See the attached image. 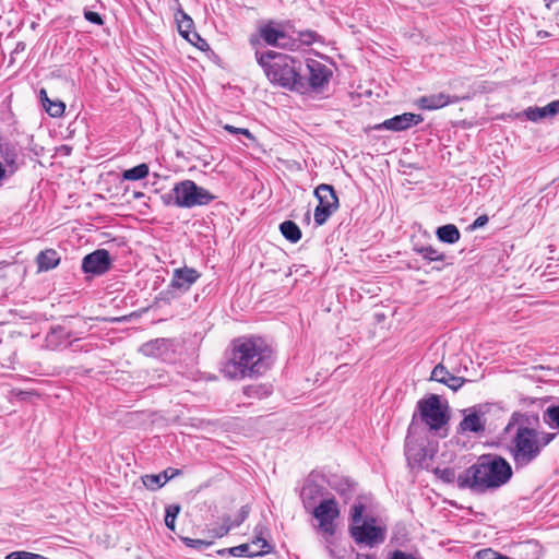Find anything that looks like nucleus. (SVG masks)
<instances>
[{"label":"nucleus","instance_id":"obj_1","mask_svg":"<svg viewBox=\"0 0 559 559\" xmlns=\"http://www.w3.org/2000/svg\"><path fill=\"white\" fill-rule=\"evenodd\" d=\"M272 365V350L261 337H239L233 341L221 371L231 380L255 378Z\"/></svg>","mask_w":559,"mask_h":559},{"label":"nucleus","instance_id":"obj_2","mask_svg":"<svg viewBox=\"0 0 559 559\" xmlns=\"http://www.w3.org/2000/svg\"><path fill=\"white\" fill-rule=\"evenodd\" d=\"M511 476L512 468L507 460L499 455H483L457 476L456 483L462 489L484 493L507 484Z\"/></svg>","mask_w":559,"mask_h":559},{"label":"nucleus","instance_id":"obj_3","mask_svg":"<svg viewBox=\"0 0 559 559\" xmlns=\"http://www.w3.org/2000/svg\"><path fill=\"white\" fill-rule=\"evenodd\" d=\"M255 58L271 83L289 91L306 93V81L300 73L299 60L273 50L255 52Z\"/></svg>","mask_w":559,"mask_h":559},{"label":"nucleus","instance_id":"obj_4","mask_svg":"<svg viewBox=\"0 0 559 559\" xmlns=\"http://www.w3.org/2000/svg\"><path fill=\"white\" fill-rule=\"evenodd\" d=\"M556 435L538 431L530 427H519L511 440L510 454L516 469L524 468L533 463L548 445Z\"/></svg>","mask_w":559,"mask_h":559},{"label":"nucleus","instance_id":"obj_5","mask_svg":"<svg viewBox=\"0 0 559 559\" xmlns=\"http://www.w3.org/2000/svg\"><path fill=\"white\" fill-rule=\"evenodd\" d=\"M163 199L166 204L191 209L207 205L215 199V195L203 187L198 186L193 180L187 179L177 182Z\"/></svg>","mask_w":559,"mask_h":559},{"label":"nucleus","instance_id":"obj_6","mask_svg":"<svg viewBox=\"0 0 559 559\" xmlns=\"http://www.w3.org/2000/svg\"><path fill=\"white\" fill-rule=\"evenodd\" d=\"M309 512H311L313 518L317 520L318 525L316 528L322 535L323 542L325 543V547L330 556L333 557L334 551L331 548V545L336 531L334 521L340 515L337 502L334 498L322 499L318 506L311 509Z\"/></svg>","mask_w":559,"mask_h":559},{"label":"nucleus","instance_id":"obj_7","mask_svg":"<svg viewBox=\"0 0 559 559\" xmlns=\"http://www.w3.org/2000/svg\"><path fill=\"white\" fill-rule=\"evenodd\" d=\"M364 510L361 503L352 507L350 534L357 543L372 545L379 538L381 530L362 519Z\"/></svg>","mask_w":559,"mask_h":559},{"label":"nucleus","instance_id":"obj_8","mask_svg":"<svg viewBox=\"0 0 559 559\" xmlns=\"http://www.w3.org/2000/svg\"><path fill=\"white\" fill-rule=\"evenodd\" d=\"M420 419L432 430H438L448 423L447 409L442 407L438 395L431 394L418 402Z\"/></svg>","mask_w":559,"mask_h":559},{"label":"nucleus","instance_id":"obj_9","mask_svg":"<svg viewBox=\"0 0 559 559\" xmlns=\"http://www.w3.org/2000/svg\"><path fill=\"white\" fill-rule=\"evenodd\" d=\"M261 38L270 46L287 50H298V43L289 35L281 24L267 22L259 28Z\"/></svg>","mask_w":559,"mask_h":559},{"label":"nucleus","instance_id":"obj_10","mask_svg":"<svg viewBox=\"0 0 559 559\" xmlns=\"http://www.w3.org/2000/svg\"><path fill=\"white\" fill-rule=\"evenodd\" d=\"M306 66L308 71V78L305 79L306 93L309 91H322L332 76L331 68L316 59H308Z\"/></svg>","mask_w":559,"mask_h":559},{"label":"nucleus","instance_id":"obj_11","mask_svg":"<svg viewBox=\"0 0 559 559\" xmlns=\"http://www.w3.org/2000/svg\"><path fill=\"white\" fill-rule=\"evenodd\" d=\"M176 23L180 35L187 39L191 45L195 46L201 50H205L209 45L193 29V21L182 10H179L176 14Z\"/></svg>","mask_w":559,"mask_h":559},{"label":"nucleus","instance_id":"obj_12","mask_svg":"<svg viewBox=\"0 0 559 559\" xmlns=\"http://www.w3.org/2000/svg\"><path fill=\"white\" fill-rule=\"evenodd\" d=\"M111 265L110 257L107 250L98 249L84 257L82 270L85 273L102 275L106 273Z\"/></svg>","mask_w":559,"mask_h":559},{"label":"nucleus","instance_id":"obj_13","mask_svg":"<svg viewBox=\"0 0 559 559\" xmlns=\"http://www.w3.org/2000/svg\"><path fill=\"white\" fill-rule=\"evenodd\" d=\"M464 417L459 425L461 432L481 433L485 431L486 421L483 418L481 406H473L463 411Z\"/></svg>","mask_w":559,"mask_h":559},{"label":"nucleus","instance_id":"obj_14","mask_svg":"<svg viewBox=\"0 0 559 559\" xmlns=\"http://www.w3.org/2000/svg\"><path fill=\"white\" fill-rule=\"evenodd\" d=\"M325 488L311 479H308L304 485L300 497L302 500L304 508L307 511L316 508L319 500L323 498Z\"/></svg>","mask_w":559,"mask_h":559},{"label":"nucleus","instance_id":"obj_15","mask_svg":"<svg viewBox=\"0 0 559 559\" xmlns=\"http://www.w3.org/2000/svg\"><path fill=\"white\" fill-rule=\"evenodd\" d=\"M200 273L192 267L185 266L175 269L170 286L186 292L198 281Z\"/></svg>","mask_w":559,"mask_h":559},{"label":"nucleus","instance_id":"obj_16","mask_svg":"<svg viewBox=\"0 0 559 559\" xmlns=\"http://www.w3.org/2000/svg\"><path fill=\"white\" fill-rule=\"evenodd\" d=\"M17 157L19 150L16 145L9 142H3L0 139V162L7 168L9 175H12L17 170Z\"/></svg>","mask_w":559,"mask_h":559},{"label":"nucleus","instance_id":"obj_17","mask_svg":"<svg viewBox=\"0 0 559 559\" xmlns=\"http://www.w3.org/2000/svg\"><path fill=\"white\" fill-rule=\"evenodd\" d=\"M423 117L413 112H404L393 118L386 119V130L404 131L423 121Z\"/></svg>","mask_w":559,"mask_h":559},{"label":"nucleus","instance_id":"obj_18","mask_svg":"<svg viewBox=\"0 0 559 559\" xmlns=\"http://www.w3.org/2000/svg\"><path fill=\"white\" fill-rule=\"evenodd\" d=\"M456 102L445 93H437L431 95L421 96L417 100V105L421 109L436 110L445 107L447 105Z\"/></svg>","mask_w":559,"mask_h":559},{"label":"nucleus","instance_id":"obj_19","mask_svg":"<svg viewBox=\"0 0 559 559\" xmlns=\"http://www.w3.org/2000/svg\"><path fill=\"white\" fill-rule=\"evenodd\" d=\"M319 204L330 207L334 211L338 209V199L334 188L326 183L319 185L314 190Z\"/></svg>","mask_w":559,"mask_h":559},{"label":"nucleus","instance_id":"obj_20","mask_svg":"<svg viewBox=\"0 0 559 559\" xmlns=\"http://www.w3.org/2000/svg\"><path fill=\"white\" fill-rule=\"evenodd\" d=\"M38 272H47L60 263V255L55 249L40 251L36 257Z\"/></svg>","mask_w":559,"mask_h":559},{"label":"nucleus","instance_id":"obj_21","mask_svg":"<svg viewBox=\"0 0 559 559\" xmlns=\"http://www.w3.org/2000/svg\"><path fill=\"white\" fill-rule=\"evenodd\" d=\"M170 346V341L166 338H156L143 344L140 348L145 356L163 357Z\"/></svg>","mask_w":559,"mask_h":559},{"label":"nucleus","instance_id":"obj_22","mask_svg":"<svg viewBox=\"0 0 559 559\" xmlns=\"http://www.w3.org/2000/svg\"><path fill=\"white\" fill-rule=\"evenodd\" d=\"M69 333L61 326L52 328L46 336V346L50 349H56L59 346L69 343Z\"/></svg>","mask_w":559,"mask_h":559},{"label":"nucleus","instance_id":"obj_23","mask_svg":"<svg viewBox=\"0 0 559 559\" xmlns=\"http://www.w3.org/2000/svg\"><path fill=\"white\" fill-rule=\"evenodd\" d=\"M248 546L250 547V556H262L264 554H267L271 549L270 544L266 542V539L263 537V528L257 527L255 528V537L252 539L251 543H248Z\"/></svg>","mask_w":559,"mask_h":559},{"label":"nucleus","instance_id":"obj_24","mask_svg":"<svg viewBox=\"0 0 559 559\" xmlns=\"http://www.w3.org/2000/svg\"><path fill=\"white\" fill-rule=\"evenodd\" d=\"M437 237L440 241L445 243H454L460 239V230L453 224H448L439 227L436 231Z\"/></svg>","mask_w":559,"mask_h":559},{"label":"nucleus","instance_id":"obj_25","mask_svg":"<svg viewBox=\"0 0 559 559\" xmlns=\"http://www.w3.org/2000/svg\"><path fill=\"white\" fill-rule=\"evenodd\" d=\"M280 230L282 235L289 240L290 242L295 243L300 240L301 238V230L298 227V225L292 221H285L280 225Z\"/></svg>","mask_w":559,"mask_h":559},{"label":"nucleus","instance_id":"obj_26","mask_svg":"<svg viewBox=\"0 0 559 559\" xmlns=\"http://www.w3.org/2000/svg\"><path fill=\"white\" fill-rule=\"evenodd\" d=\"M169 480L168 471H164L158 475H144L142 477L143 485L151 490H157Z\"/></svg>","mask_w":559,"mask_h":559},{"label":"nucleus","instance_id":"obj_27","mask_svg":"<svg viewBox=\"0 0 559 559\" xmlns=\"http://www.w3.org/2000/svg\"><path fill=\"white\" fill-rule=\"evenodd\" d=\"M150 173L148 166L143 163L139 164L135 167L127 169L122 173V179L129 181H136L144 179Z\"/></svg>","mask_w":559,"mask_h":559},{"label":"nucleus","instance_id":"obj_28","mask_svg":"<svg viewBox=\"0 0 559 559\" xmlns=\"http://www.w3.org/2000/svg\"><path fill=\"white\" fill-rule=\"evenodd\" d=\"M544 423L552 429L559 430V405H550L543 413Z\"/></svg>","mask_w":559,"mask_h":559},{"label":"nucleus","instance_id":"obj_29","mask_svg":"<svg viewBox=\"0 0 559 559\" xmlns=\"http://www.w3.org/2000/svg\"><path fill=\"white\" fill-rule=\"evenodd\" d=\"M415 251L419 253L425 260L428 261H444L445 255L442 252H439L437 249H435L431 246H421L416 247Z\"/></svg>","mask_w":559,"mask_h":559},{"label":"nucleus","instance_id":"obj_30","mask_svg":"<svg viewBox=\"0 0 559 559\" xmlns=\"http://www.w3.org/2000/svg\"><path fill=\"white\" fill-rule=\"evenodd\" d=\"M294 39L298 43V49L302 46H309L320 39V36L313 31H302L297 33Z\"/></svg>","mask_w":559,"mask_h":559},{"label":"nucleus","instance_id":"obj_31","mask_svg":"<svg viewBox=\"0 0 559 559\" xmlns=\"http://www.w3.org/2000/svg\"><path fill=\"white\" fill-rule=\"evenodd\" d=\"M334 212L335 211L330 207L318 204L313 214L314 223L318 226L323 225Z\"/></svg>","mask_w":559,"mask_h":559},{"label":"nucleus","instance_id":"obj_32","mask_svg":"<svg viewBox=\"0 0 559 559\" xmlns=\"http://www.w3.org/2000/svg\"><path fill=\"white\" fill-rule=\"evenodd\" d=\"M180 512V506L170 504L165 510V525L170 530L175 531V521Z\"/></svg>","mask_w":559,"mask_h":559},{"label":"nucleus","instance_id":"obj_33","mask_svg":"<svg viewBox=\"0 0 559 559\" xmlns=\"http://www.w3.org/2000/svg\"><path fill=\"white\" fill-rule=\"evenodd\" d=\"M44 107L46 109V111L51 116V117H60L63 115L64 112V109H66V106L62 102H52V100H48V104L44 103Z\"/></svg>","mask_w":559,"mask_h":559},{"label":"nucleus","instance_id":"obj_34","mask_svg":"<svg viewBox=\"0 0 559 559\" xmlns=\"http://www.w3.org/2000/svg\"><path fill=\"white\" fill-rule=\"evenodd\" d=\"M450 376V371L442 364H438L432 369L430 379L444 384V381H447V378Z\"/></svg>","mask_w":559,"mask_h":559},{"label":"nucleus","instance_id":"obj_35","mask_svg":"<svg viewBox=\"0 0 559 559\" xmlns=\"http://www.w3.org/2000/svg\"><path fill=\"white\" fill-rule=\"evenodd\" d=\"M5 559H48L45 556L39 554L28 552V551H12L5 556Z\"/></svg>","mask_w":559,"mask_h":559},{"label":"nucleus","instance_id":"obj_36","mask_svg":"<svg viewBox=\"0 0 559 559\" xmlns=\"http://www.w3.org/2000/svg\"><path fill=\"white\" fill-rule=\"evenodd\" d=\"M526 117L531 121H538L547 116L545 106L544 107H530L525 111Z\"/></svg>","mask_w":559,"mask_h":559},{"label":"nucleus","instance_id":"obj_37","mask_svg":"<svg viewBox=\"0 0 559 559\" xmlns=\"http://www.w3.org/2000/svg\"><path fill=\"white\" fill-rule=\"evenodd\" d=\"M233 528V524H230V518L225 516L223 519V524L218 528H213L214 536L223 537Z\"/></svg>","mask_w":559,"mask_h":559},{"label":"nucleus","instance_id":"obj_38","mask_svg":"<svg viewBox=\"0 0 559 559\" xmlns=\"http://www.w3.org/2000/svg\"><path fill=\"white\" fill-rule=\"evenodd\" d=\"M248 515H249V507L243 506L240 508V510L236 514L235 519L230 520V524H233V527H237L245 522V520L248 518Z\"/></svg>","mask_w":559,"mask_h":559},{"label":"nucleus","instance_id":"obj_39","mask_svg":"<svg viewBox=\"0 0 559 559\" xmlns=\"http://www.w3.org/2000/svg\"><path fill=\"white\" fill-rule=\"evenodd\" d=\"M250 550L251 549L247 543V544H242V545L229 548L228 552L234 557H243V556L251 557Z\"/></svg>","mask_w":559,"mask_h":559},{"label":"nucleus","instance_id":"obj_40","mask_svg":"<svg viewBox=\"0 0 559 559\" xmlns=\"http://www.w3.org/2000/svg\"><path fill=\"white\" fill-rule=\"evenodd\" d=\"M464 378L451 373V376L447 378V381H444V384L453 391H456L464 384Z\"/></svg>","mask_w":559,"mask_h":559},{"label":"nucleus","instance_id":"obj_41","mask_svg":"<svg viewBox=\"0 0 559 559\" xmlns=\"http://www.w3.org/2000/svg\"><path fill=\"white\" fill-rule=\"evenodd\" d=\"M183 542L187 546L195 548V549H200V550L207 548L212 544L211 542H205L203 539H194V538H189V537L183 538Z\"/></svg>","mask_w":559,"mask_h":559},{"label":"nucleus","instance_id":"obj_42","mask_svg":"<svg viewBox=\"0 0 559 559\" xmlns=\"http://www.w3.org/2000/svg\"><path fill=\"white\" fill-rule=\"evenodd\" d=\"M224 129L227 132L231 133V134H242V135H245L246 138H248L250 140H254V136L252 135V133L248 129L237 128V127H234L231 124H225Z\"/></svg>","mask_w":559,"mask_h":559},{"label":"nucleus","instance_id":"obj_43","mask_svg":"<svg viewBox=\"0 0 559 559\" xmlns=\"http://www.w3.org/2000/svg\"><path fill=\"white\" fill-rule=\"evenodd\" d=\"M84 17L93 23V24H96V25H102L103 24V19L102 16L97 13V12H94V11H85L84 12Z\"/></svg>","mask_w":559,"mask_h":559},{"label":"nucleus","instance_id":"obj_44","mask_svg":"<svg viewBox=\"0 0 559 559\" xmlns=\"http://www.w3.org/2000/svg\"><path fill=\"white\" fill-rule=\"evenodd\" d=\"M440 473V478L445 483H452L455 479V473L451 468H444L442 471H438Z\"/></svg>","mask_w":559,"mask_h":559},{"label":"nucleus","instance_id":"obj_45","mask_svg":"<svg viewBox=\"0 0 559 559\" xmlns=\"http://www.w3.org/2000/svg\"><path fill=\"white\" fill-rule=\"evenodd\" d=\"M546 114L548 117H554L559 114V100H554L545 106Z\"/></svg>","mask_w":559,"mask_h":559},{"label":"nucleus","instance_id":"obj_46","mask_svg":"<svg viewBox=\"0 0 559 559\" xmlns=\"http://www.w3.org/2000/svg\"><path fill=\"white\" fill-rule=\"evenodd\" d=\"M488 223V216L487 215H480L478 216L473 224L469 226L471 230H476L480 227H484Z\"/></svg>","mask_w":559,"mask_h":559},{"label":"nucleus","instance_id":"obj_47","mask_svg":"<svg viewBox=\"0 0 559 559\" xmlns=\"http://www.w3.org/2000/svg\"><path fill=\"white\" fill-rule=\"evenodd\" d=\"M390 559H416L412 554L404 552L402 550H395L392 552Z\"/></svg>","mask_w":559,"mask_h":559},{"label":"nucleus","instance_id":"obj_48","mask_svg":"<svg viewBox=\"0 0 559 559\" xmlns=\"http://www.w3.org/2000/svg\"><path fill=\"white\" fill-rule=\"evenodd\" d=\"M8 177V170L0 162V187L2 186L3 180Z\"/></svg>","mask_w":559,"mask_h":559},{"label":"nucleus","instance_id":"obj_49","mask_svg":"<svg viewBox=\"0 0 559 559\" xmlns=\"http://www.w3.org/2000/svg\"><path fill=\"white\" fill-rule=\"evenodd\" d=\"M406 455H407V457H408V459H411V457H413V456H414L415 459H416L417 456H419V459L421 457L420 453H418V454H413V448L409 445V443H407V444H406Z\"/></svg>","mask_w":559,"mask_h":559},{"label":"nucleus","instance_id":"obj_50","mask_svg":"<svg viewBox=\"0 0 559 559\" xmlns=\"http://www.w3.org/2000/svg\"><path fill=\"white\" fill-rule=\"evenodd\" d=\"M168 477L169 479L174 478L175 476L180 474L179 469L168 468Z\"/></svg>","mask_w":559,"mask_h":559},{"label":"nucleus","instance_id":"obj_51","mask_svg":"<svg viewBox=\"0 0 559 559\" xmlns=\"http://www.w3.org/2000/svg\"><path fill=\"white\" fill-rule=\"evenodd\" d=\"M40 98H41L43 104H44V103L48 104V100H50V99L48 98L47 93H46V91H45V90H41V91H40Z\"/></svg>","mask_w":559,"mask_h":559},{"label":"nucleus","instance_id":"obj_52","mask_svg":"<svg viewBox=\"0 0 559 559\" xmlns=\"http://www.w3.org/2000/svg\"><path fill=\"white\" fill-rule=\"evenodd\" d=\"M356 559H377V558L372 555L362 554V555H357Z\"/></svg>","mask_w":559,"mask_h":559}]
</instances>
